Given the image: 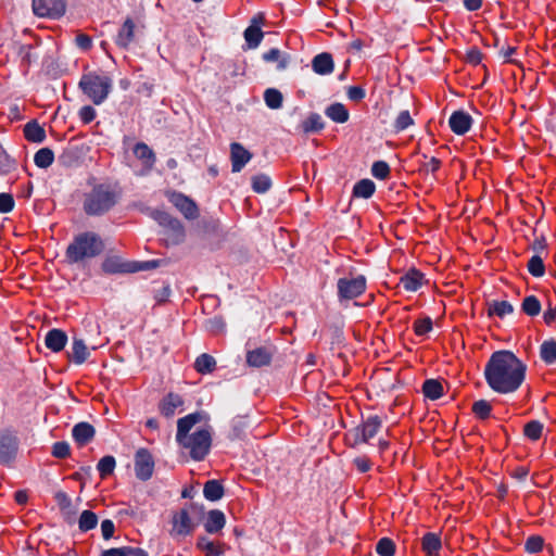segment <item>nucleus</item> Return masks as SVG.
I'll return each mask as SVG.
<instances>
[{
    "label": "nucleus",
    "instance_id": "c9c22d12",
    "mask_svg": "<svg viewBox=\"0 0 556 556\" xmlns=\"http://www.w3.org/2000/svg\"><path fill=\"white\" fill-rule=\"evenodd\" d=\"M216 367L215 358L206 353L199 355L194 362V368L198 372L205 375L214 371Z\"/></svg>",
    "mask_w": 556,
    "mask_h": 556
},
{
    "label": "nucleus",
    "instance_id": "8fccbe9b",
    "mask_svg": "<svg viewBox=\"0 0 556 556\" xmlns=\"http://www.w3.org/2000/svg\"><path fill=\"white\" fill-rule=\"evenodd\" d=\"M376 552L380 556H393L395 552V545L392 540L383 538L378 541Z\"/></svg>",
    "mask_w": 556,
    "mask_h": 556
},
{
    "label": "nucleus",
    "instance_id": "603ef678",
    "mask_svg": "<svg viewBox=\"0 0 556 556\" xmlns=\"http://www.w3.org/2000/svg\"><path fill=\"white\" fill-rule=\"evenodd\" d=\"M543 431V424L532 420L525 426V435L531 440H538Z\"/></svg>",
    "mask_w": 556,
    "mask_h": 556
},
{
    "label": "nucleus",
    "instance_id": "c85d7f7f",
    "mask_svg": "<svg viewBox=\"0 0 556 556\" xmlns=\"http://www.w3.org/2000/svg\"><path fill=\"white\" fill-rule=\"evenodd\" d=\"M421 547L428 556H437L442 547L441 538L437 533H426L421 539Z\"/></svg>",
    "mask_w": 556,
    "mask_h": 556
},
{
    "label": "nucleus",
    "instance_id": "a19ab883",
    "mask_svg": "<svg viewBox=\"0 0 556 556\" xmlns=\"http://www.w3.org/2000/svg\"><path fill=\"white\" fill-rule=\"evenodd\" d=\"M98 525V516L91 510H84L78 519V528L80 531H89Z\"/></svg>",
    "mask_w": 556,
    "mask_h": 556
},
{
    "label": "nucleus",
    "instance_id": "0eeeda50",
    "mask_svg": "<svg viewBox=\"0 0 556 556\" xmlns=\"http://www.w3.org/2000/svg\"><path fill=\"white\" fill-rule=\"evenodd\" d=\"M18 437L16 431L3 429L0 431V464L12 466L18 453Z\"/></svg>",
    "mask_w": 556,
    "mask_h": 556
},
{
    "label": "nucleus",
    "instance_id": "c03bdc74",
    "mask_svg": "<svg viewBox=\"0 0 556 556\" xmlns=\"http://www.w3.org/2000/svg\"><path fill=\"white\" fill-rule=\"evenodd\" d=\"M541 358L546 364H553L556 361V342L553 340L542 343L540 349Z\"/></svg>",
    "mask_w": 556,
    "mask_h": 556
},
{
    "label": "nucleus",
    "instance_id": "ea45409f",
    "mask_svg": "<svg viewBox=\"0 0 556 556\" xmlns=\"http://www.w3.org/2000/svg\"><path fill=\"white\" fill-rule=\"evenodd\" d=\"M422 391L426 397L430 400H438L443 394V387L438 380L429 379L425 381Z\"/></svg>",
    "mask_w": 556,
    "mask_h": 556
},
{
    "label": "nucleus",
    "instance_id": "473e14b6",
    "mask_svg": "<svg viewBox=\"0 0 556 556\" xmlns=\"http://www.w3.org/2000/svg\"><path fill=\"white\" fill-rule=\"evenodd\" d=\"M375 190V182L368 178H364L354 185L352 195L355 198L368 199L374 194Z\"/></svg>",
    "mask_w": 556,
    "mask_h": 556
},
{
    "label": "nucleus",
    "instance_id": "6e6d98bb",
    "mask_svg": "<svg viewBox=\"0 0 556 556\" xmlns=\"http://www.w3.org/2000/svg\"><path fill=\"white\" fill-rule=\"evenodd\" d=\"M78 116L83 124L87 125L90 124L97 116V112L93 106L91 105H84L80 108L78 112Z\"/></svg>",
    "mask_w": 556,
    "mask_h": 556
},
{
    "label": "nucleus",
    "instance_id": "c756f323",
    "mask_svg": "<svg viewBox=\"0 0 556 556\" xmlns=\"http://www.w3.org/2000/svg\"><path fill=\"white\" fill-rule=\"evenodd\" d=\"M168 202L175 208H198L195 202L181 192L172 190L166 192Z\"/></svg>",
    "mask_w": 556,
    "mask_h": 556
},
{
    "label": "nucleus",
    "instance_id": "aec40b11",
    "mask_svg": "<svg viewBox=\"0 0 556 556\" xmlns=\"http://www.w3.org/2000/svg\"><path fill=\"white\" fill-rule=\"evenodd\" d=\"M425 282L424 274L415 268H410L400 279V283L409 292L417 291Z\"/></svg>",
    "mask_w": 556,
    "mask_h": 556
},
{
    "label": "nucleus",
    "instance_id": "7c9ffc66",
    "mask_svg": "<svg viewBox=\"0 0 556 556\" xmlns=\"http://www.w3.org/2000/svg\"><path fill=\"white\" fill-rule=\"evenodd\" d=\"M70 357L76 364H83L89 357L88 348L83 339H73Z\"/></svg>",
    "mask_w": 556,
    "mask_h": 556
},
{
    "label": "nucleus",
    "instance_id": "f257e3e1",
    "mask_svg": "<svg viewBox=\"0 0 556 556\" xmlns=\"http://www.w3.org/2000/svg\"><path fill=\"white\" fill-rule=\"evenodd\" d=\"M526 365L510 351L494 352L484 368L488 386L496 393L519 389L526 377Z\"/></svg>",
    "mask_w": 556,
    "mask_h": 556
},
{
    "label": "nucleus",
    "instance_id": "7ed1b4c3",
    "mask_svg": "<svg viewBox=\"0 0 556 556\" xmlns=\"http://www.w3.org/2000/svg\"><path fill=\"white\" fill-rule=\"evenodd\" d=\"M104 249L102 239L93 232H83L74 238L66 249L70 263H84L101 254Z\"/></svg>",
    "mask_w": 556,
    "mask_h": 556
},
{
    "label": "nucleus",
    "instance_id": "dca6fc26",
    "mask_svg": "<svg viewBox=\"0 0 556 556\" xmlns=\"http://www.w3.org/2000/svg\"><path fill=\"white\" fill-rule=\"evenodd\" d=\"M230 159L232 173H239L252 159V153L241 143L232 142L230 144Z\"/></svg>",
    "mask_w": 556,
    "mask_h": 556
},
{
    "label": "nucleus",
    "instance_id": "9d476101",
    "mask_svg": "<svg viewBox=\"0 0 556 556\" xmlns=\"http://www.w3.org/2000/svg\"><path fill=\"white\" fill-rule=\"evenodd\" d=\"M366 290V278L364 276L340 278L338 280V293L341 299L351 300L359 296Z\"/></svg>",
    "mask_w": 556,
    "mask_h": 556
},
{
    "label": "nucleus",
    "instance_id": "412c9836",
    "mask_svg": "<svg viewBox=\"0 0 556 556\" xmlns=\"http://www.w3.org/2000/svg\"><path fill=\"white\" fill-rule=\"evenodd\" d=\"M24 137L27 141L33 143H42L46 138L45 128L38 123L37 119H31L24 125Z\"/></svg>",
    "mask_w": 556,
    "mask_h": 556
},
{
    "label": "nucleus",
    "instance_id": "2eb2a0df",
    "mask_svg": "<svg viewBox=\"0 0 556 556\" xmlns=\"http://www.w3.org/2000/svg\"><path fill=\"white\" fill-rule=\"evenodd\" d=\"M154 462L151 454L141 448L136 453L135 457V470L136 475L141 480H148L153 472Z\"/></svg>",
    "mask_w": 556,
    "mask_h": 556
},
{
    "label": "nucleus",
    "instance_id": "4c0bfd02",
    "mask_svg": "<svg viewBox=\"0 0 556 556\" xmlns=\"http://www.w3.org/2000/svg\"><path fill=\"white\" fill-rule=\"evenodd\" d=\"M203 494L206 500L215 502L223 497L224 488L217 480H210L204 484Z\"/></svg>",
    "mask_w": 556,
    "mask_h": 556
},
{
    "label": "nucleus",
    "instance_id": "b1692460",
    "mask_svg": "<svg viewBox=\"0 0 556 556\" xmlns=\"http://www.w3.org/2000/svg\"><path fill=\"white\" fill-rule=\"evenodd\" d=\"M73 438L79 446L89 443L96 433L94 428L88 422H79L73 428Z\"/></svg>",
    "mask_w": 556,
    "mask_h": 556
},
{
    "label": "nucleus",
    "instance_id": "09e8293b",
    "mask_svg": "<svg viewBox=\"0 0 556 556\" xmlns=\"http://www.w3.org/2000/svg\"><path fill=\"white\" fill-rule=\"evenodd\" d=\"M413 124H414V121L410 116L409 111L404 110L399 113L393 126H394L395 131L399 132V131L405 130Z\"/></svg>",
    "mask_w": 556,
    "mask_h": 556
},
{
    "label": "nucleus",
    "instance_id": "e433bc0d",
    "mask_svg": "<svg viewBox=\"0 0 556 556\" xmlns=\"http://www.w3.org/2000/svg\"><path fill=\"white\" fill-rule=\"evenodd\" d=\"M514 312V306L507 301H492L488 304V313L490 316L505 317Z\"/></svg>",
    "mask_w": 556,
    "mask_h": 556
},
{
    "label": "nucleus",
    "instance_id": "864d4df0",
    "mask_svg": "<svg viewBox=\"0 0 556 556\" xmlns=\"http://www.w3.org/2000/svg\"><path fill=\"white\" fill-rule=\"evenodd\" d=\"M528 269L531 275L541 277L545 273V267L542 258L538 255L532 256L528 262Z\"/></svg>",
    "mask_w": 556,
    "mask_h": 556
},
{
    "label": "nucleus",
    "instance_id": "9b49d317",
    "mask_svg": "<svg viewBox=\"0 0 556 556\" xmlns=\"http://www.w3.org/2000/svg\"><path fill=\"white\" fill-rule=\"evenodd\" d=\"M264 21L265 17L263 13H257L252 17L250 25L244 29L243 37L249 49H255L262 42L264 33L261 26Z\"/></svg>",
    "mask_w": 556,
    "mask_h": 556
},
{
    "label": "nucleus",
    "instance_id": "0e129e2a",
    "mask_svg": "<svg viewBox=\"0 0 556 556\" xmlns=\"http://www.w3.org/2000/svg\"><path fill=\"white\" fill-rule=\"evenodd\" d=\"M114 530H115V527L111 520L105 519L101 522V532H102L103 539H105V540L111 539L114 534Z\"/></svg>",
    "mask_w": 556,
    "mask_h": 556
},
{
    "label": "nucleus",
    "instance_id": "20e7f679",
    "mask_svg": "<svg viewBox=\"0 0 556 556\" xmlns=\"http://www.w3.org/2000/svg\"><path fill=\"white\" fill-rule=\"evenodd\" d=\"M113 81L108 75H99L96 72L84 74L78 87L96 105L102 104L112 91Z\"/></svg>",
    "mask_w": 556,
    "mask_h": 556
},
{
    "label": "nucleus",
    "instance_id": "393cba45",
    "mask_svg": "<svg viewBox=\"0 0 556 556\" xmlns=\"http://www.w3.org/2000/svg\"><path fill=\"white\" fill-rule=\"evenodd\" d=\"M226 525V517L223 511L218 509H213L207 513V518L204 523V529L206 532L214 534L218 533L223 530Z\"/></svg>",
    "mask_w": 556,
    "mask_h": 556
},
{
    "label": "nucleus",
    "instance_id": "5701e85b",
    "mask_svg": "<svg viewBox=\"0 0 556 556\" xmlns=\"http://www.w3.org/2000/svg\"><path fill=\"white\" fill-rule=\"evenodd\" d=\"M325 115L337 124H344L350 118V112L341 102H333L326 106Z\"/></svg>",
    "mask_w": 556,
    "mask_h": 556
},
{
    "label": "nucleus",
    "instance_id": "f8f14e48",
    "mask_svg": "<svg viewBox=\"0 0 556 556\" xmlns=\"http://www.w3.org/2000/svg\"><path fill=\"white\" fill-rule=\"evenodd\" d=\"M382 422L378 416H369L362 426L355 429V442L368 443L381 429Z\"/></svg>",
    "mask_w": 556,
    "mask_h": 556
},
{
    "label": "nucleus",
    "instance_id": "1a4fd4ad",
    "mask_svg": "<svg viewBox=\"0 0 556 556\" xmlns=\"http://www.w3.org/2000/svg\"><path fill=\"white\" fill-rule=\"evenodd\" d=\"M195 528L188 508H181L173 514L172 529L169 531L173 538H185L190 535Z\"/></svg>",
    "mask_w": 556,
    "mask_h": 556
},
{
    "label": "nucleus",
    "instance_id": "49530a36",
    "mask_svg": "<svg viewBox=\"0 0 556 556\" xmlns=\"http://www.w3.org/2000/svg\"><path fill=\"white\" fill-rule=\"evenodd\" d=\"M371 175L376 179L383 180L390 175V166L386 161H376L371 165Z\"/></svg>",
    "mask_w": 556,
    "mask_h": 556
},
{
    "label": "nucleus",
    "instance_id": "de8ad7c7",
    "mask_svg": "<svg viewBox=\"0 0 556 556\" xmlns=\"http://www.w3.org/2000/svg\"><path fill=\"white\" fill-rule=\"evenodd\" d=\"M115 458L113 456H104L98 463V470L101 478L110 476L115 468Z\"/></svg>",
    "mask_w": 556,
    "mask_h": 556
},
{
    "label": "nucleus",
    "instance_id": "680f3d73",
    "mask_svg": "<svg viewBox=\"0 0 556 556\" xmlns=\"http://www.w3.org/2000/svg\"><path fill=\"white\" fill-rule=\"evenodd\" d=\"M76 46L83 51H88L92 47V38L86 34L79 33L75 38Z\"/></svg>",
    "mask_w": 556,
    "mask_h": 556
},
{
    "label": "nucleus",
    "instance_id": "5fc2aeb1",
    "mask_svg": "<svg viewBox=\"0 0 556 556\" xmlns=\"http://www.w3.org/2000/svg\"><path fill=\"white\" fill-rule=\"evenodd\" d=\"M432 330V319L424 317L414 323V331L417 336H424Z\"/></svg>",
    "mask_w": 556,
    "mask_h": 556
},
{
    "label": "nucleus",
    "instance_id": "cd10ccee",
    "mask_svg": "<svg viewBox=\"0 0 556 556\" xmlns=\"http://www.w3.org/2000/svg\"><path fill=\"white\" fill-rule=\"evenodd\" d=\"M325 122L320 114L316 112H312L302 122L301 128L304 134H317L325 129Z\"/></svg>",
    "mask_w": 556,
    "mask_h": 556
},
{
    "label": "nucleus",
    "instance_id": "4468645a",
    "mask_svg": "<svg viewBox=\"0 0 556 556\" xmlns=\"http://www.w3.org/2000/svg\"><path fill=\"white\" fill-rule=\"evenodd\" d=\"M472 122L473 119L469 113L464 110H457L451 114L448 126L455 135L463 136L470 130Z\"/></svg>",
    "mask_w": 556,
    "mask_h": 556
},
{
    "label": "nucleus",
    "instance_id": "37998d69",
    "mask_svg": "<svg viewBox=\"0 0 556 556\" xmlns=\"http://www.w3.org/2000/svg\"><path fill=\"white\" fill-rule=\"evenodd\" d=\"M251 186L256 193H264L271 187V179L265 174H258L252 177Z\"/></svg>",
    "mask_w": 556,
    "mask_h": 556
},
{
    "label": "nucleus",
    "instance_id": "2f4dec72",
    "mask_svg": "<svg viewBox=\"0 0 556 556\" xmlns=\"http://www.w3.org/2000/svg\"><path fill=\"white\" fill-rule=\"evenodd\" d=\"M270 358V353L264 348H258L253 351H250L247 355L248 364L254 367H261L269 364Z\"/></svg>",
    "mask_w": 556,
    "mask_h": 556
},
{
    "label": "nucleus",
    "instance_id": "ddd939ff",
    "mask_svg": "<svg viewBox=\"0 0 556 556\" xmlns=\"http://www.w3.org/2000/svg\"><path fill=\"white\" fill-rule=\"evenodd\" d=\"M134 155L141 161V175L149 174L156 163L154 151L144 142H137L132 148Z\"/></svg>",
    "mask_w": 556,
    "mask_h": 556
},
{
    "label": "nucleus",
    "instance_id": "f03ea898",
    "mask_svg": "<svg viewBox=\"0 0 556 556\" xmlns=\"http://www.w3.org/2000/svg\"><path fill=\"white\" fill-rule=\"evenodd\" d=\"M202 420V414L193 413L177 421L176 441L195 462L203 460L212 446L213 429Z\"/></svg>",
    "mask_w": 556,
    "mask_h": 556
},
{
    "label": "nucleus",
    "instance_id": "774afa93",
    "mask_svg": "<svg viewBox=\"0 0 556 556\" xmlns=\"http://www.w3.org/2000/svg\"><path fill=\"white\" fill-rule=\"evenodd\" d=\"M126 555V547H119V548H110L102 553L101 556H125Z\"/></svg>",
    "mask_w": 556,
    "mask_h": 556
},
{
    "label": "nucleus",
    "instance_id": "6e6552de",
    "mask_svg": "<svg viewBox=\"0 0 556 556\" xmlns=\"http://www.w3.org/2000/svg\"><path fill=\"white\" fill-rule=\"evenodd\" d=\"M31 7L38 17L60 20L66 12L67 0H33Z\"/></svg>",
    "mask_w": 556,
    "mask_h": 556
},
{
    "label": "nucleus",
    "instance_id": "72a5a7b5",
    "mask_svg": "<svg viewBox=\"0 0 556 556\" xmlns=\"http://www.w3.org/2000/svg\"><path fill=\"white\" fill-rule=\"evenodd\" d=\"M54 162V152L52 149L45 147L39 149L34 155V163L38 168L46 169Z\"/></svg>",
    "mask_w": 556,
    "mask_h": 556
},
{
    "label": "nucleus",
    "instance_id": "423d86ee",
    "mask_svg": "<svg viewBox=\"0 0 556 556\" xmlns=\"http://www.w3.org/2000/svg\"><path fill=\"white\" fill-rule=\"evenodd\" d=\"M151 217L163 228L167 244H177L184 238V229L180 223L173 218L167 211H151Z\"/></svg>",
    "mask_w": 556,
    "mask_h": 556
},
{
    "label": "nucleus",
    "instance_id": "052dcab7",
    "mask_svg": "<svg viewBox=\"0 0 556 556\" xmlns=\"http://www.w3.org/2000/svg\"><path fill=\"white\" fill-rule=\"evenodd\" d=\"M526 551L529 553H538L543 547V539L541 536H530L526 541Z\"/></svg>",
    "mask_w": 556,
    "mask_h": 556
},
{
    "label": "nucleus",
    "instance_id": "6ab92c4d",
    "mask_svg": "<svg viewBox=\"0 0 556 556\" xmlns=\"http://www.w3.org/2000/svg\"><path fill=\"white\" fill-rule=\"evenodd\" d=\"M135 22L131 17H127L115 38V43L122 48L127 49L134 40L135 37Z\"/></svg>",
    "mask_w": 556,
    "mask_h": 556
},
{
    "label": "nucleus",
    "instance_id": "a211bd4d",
    "mask_svg": "<svg viewBox=\"0 0 556 556\" xmlns=\"http://www.w3.org/2000/svg\"><path fill=\"white\" fill-rule=\"evenodd\" d=\"M312 70L314 73L321 76L331 74L334 70L332 54L329 52L316 54L312 60Z\"/></svg>",
    "mask_w": 556,
    "mask_h": 556
},
{
    "label": "nucleus",
    "instance_id": "bb28decb",
    "mask_svg": "<svg viewBox=\"0 0 556 556\" xmlns=\"http://www.w3.org/2000/svg\"><path fill=\"white\" fill-rule=\"evenodd\" d=\"M263 60L265 62H277L276 68L278 71H283L288 67L291 56L288 53L281 52L278 48H271L267 52L263 54Z\"/></svg>",
    "mask_w": 556,
    "mask_h": 556
},
{
    "label": "nucleus",
    "instance_id": "13d9d810",
    "mask_svg": "<svg viewBox=\"0 0 556 556\" xmlns=\"http://www.w3.org/2000/svg\"><path fill=\"white\" fill-rule=\"evenodd\" d=\"M351 101H362L366 97V90L362 86H350L346 91Z\"/></svg>",
    "mask_w": 556,
    "mask_h": 556
},
{
    "label": "nucleus",
    "instance_id": "58836bf2",
    "mask_svg": "<svg viewBox=\"0 0 556 556\" xmlns=\"http://www.w3.org/2000/svg\"><path fill=\"white\" fill-rule=\"evenodd\" d=\"M265 104L271 110H278L282 106V93L276 88H267L264 92Z\"/></svg>",
    "mask_w": 556,
    "mask_h": 556
},
{
    "label": "nucleus",
    "instance_id": "4d7b16f0",
    "mask_svg": "<svg viewBox=\"0 0 556 556\" xmlns=\"http://www.w3.org/2000/svg\"><path fill=\"white\" fill-rule=\"evenodd\" d=\"M482 59H483V54L480 51V49L477 47L470 48L466 53V62L471 65L476 66V65L481 64Z\"/></svg>",
    "mask_w": 556,
    "mask_h": 556
},
{
    "label": "nucleus",
    "instance_id": "69168bd1",
    "mask_svg": "<svg viewBox=\"0 0 556 556\" xmlns=\"http://www.w3.org/2000/svg\"><path fill=\"white\" fill-rule=\"evenodd\" d=\"M353 463L359 472H367L371 468L370 460L365 456L356 457Z\"/></svg>",
    "mask_w": 556,
    "mask_h": 556
},
{
    "label": "nucleus",
    "instance_id": "4be33fe9",
    "mask_svg": "<svg viewBox=\"0 0 556 556\" xmlns=\"http://www.w3.org/2000/svg\"><path fill=\"white\" fill-rule=\"evenodd\" d=\"M184 405V400L180 395L175 393H168L160 403V412L165 417H172L175 415L177 409H180Z\"/></svg>",
    "mask_w": 556,
    "mask_h": 556
},
{
    "label": "nucleus",
    "instance_id": "bf43d9fd",
    "mask_svg": "<svg viewBox=\"0 0 556 556\" xmlns=\"http://www.w3.org/2000/svg\"><path fill=\"white\" fill-rule=\"evenodd\" d=\"M52 455L56 458H65L70 455V445L68 443L62 441L56 442L52 446Z\"/></svg>",
    "mask_w": 556,
    "mask_h": 556
},
{
    "label": "nucleus",
    "instance_id": "a878e982",
    "mask_svg": "<svg viewBox=\"0 0 556 556\" xmlns=\"http://www.w3.org/2000/svg\"><path fill=\"white\" fill-rule=\"evenodd\" d=\"M67 342V336L64 331L60 329L50 330L45 339V343L48 349L53 352H60L64 349Z\"/></svg>",
    "mask_w": 556,
    "mask_h": 556
},
{
    "label": "nucleus",
    "instance_id": "338daca9",
    "mask_svg": "<svg viewBox=\"0 0 556 556\" xmlns=\"http://www.w3.org/2000/svg\"><path fill=\"white\" fill-rule=\"evenodd\" d=\"M543 319L546 325H551L556 320V306H549L543 314Z\"/></svg>",
    "mask_w": 556,
    "mask_h": 556
},
{
    "label": "nucleus",
    "instance_id": "3c124183",
    "mask_svg": "<svg viewBox=\"0 0 556 556\" xmlns=\"http://www.w3.org/2000/svg\"><path fill=\"white\" fill-rule=\"evenodd\" d=\"M492 406L490 402L485 400H479L473 403L472 405V412L476 414L477 417L481 419H485L490 416Z\"/></svg>",
    "mask_w": 556,
    "mask_h": 556
},
{
    "label": "nucleus",
    "instance_id": "f704fd0d",
    "mask_svg": "<svg viewBox=\"0 0 556 556\" xmlns=\"http://www.w3.org/2000/svg\"><path fill=\"white\" fill-rule=\"evenodd\" d=\"M197 547L204 551L207 556H222L224 545L210 541L206 536H200L197 541Z\"/></svg>",
    "mask_w": 556,
    "mask_h": 556
},
{
    "label": "nucleus",
    "instance_id": "a18cd8bd",
    "mask_svg": "<svg viewBox=\"0 0 556 556\" xmlns=\"http://www.w3.org/2000/svg\"><path fill=\"white\" fill-rule=\"evenodd\" d=\"M521 307L527 315L536 316L541 311V303L534 295H529L523 299Z\"/></svg>",
    "mask_w": 556,
    "mask_h": 556
},
{
    "label": "nucleus",
    "instance_id": "e2e57ef3",
    "mask_svg": "<svg viewBox=\"0 0 556 556\" xmlns=\"http://www.w3.org/2000/svg\"><path fill=\"white\" fill-rule=\"evenodd\" d=\"M15 200L12 193L1 192L0 193V208H14Z\"/></svg>",
    "mask_w": 556,
    "mask_h": 556
},
{
    "label": "nucleus",
    "instance_id": "39448f33",
    "mask_svg": "<svg viewBox=\"0 0 556 556\" xmlns=\"http://www.w3.org/2000/svg\"><path fill=\"white\" fill-rule=\"evenodd\" d=\"M121 195L116 185L104 182L96 185L87 195L84 208H112Z\"/></svg>",
    "mask_w": 556,
    "mask_h": 556
},
{
    "label": "nucleus",
    "instance_id": "f3484780",
    "mask_svg": "<svg viewBox=\"0 0 556 556\" xmlns=\"http://www.w3.org/2000/svg\"><path fill=\"white\" fill-rule=\"evenodd\" d=\"M104 271L110 274L115 273H134L143 269L144 266H137L136 264L124 263L116 256H110L102 263Z\"/></svg>",
    "mask_w": 556,
    "mask_h": 556
},
{
    "label": "nucleus",
    "instance_id": "79ce46f5",
    "mask_svg": "<svg viewBox=\"0 0 556 556\" xmlns=\"http://www.w3.org/2000/svg\"><path fill=\"white\" fill-rule=\"evenodd\" d=\"M16 168V161L0 144V174L5 175Z\"/></svg>",
    "mask_w": 556,
    "mask_h": 556
}]
</instances>
